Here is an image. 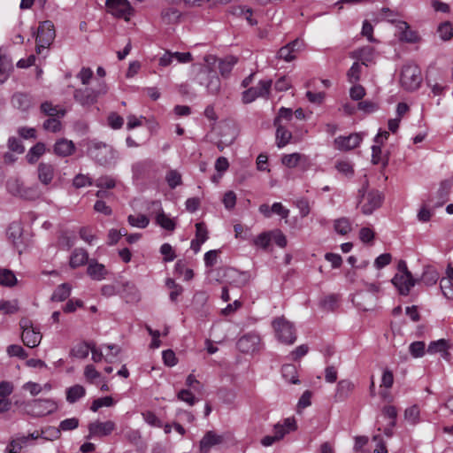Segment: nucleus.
I'll return each instance as SVG.
<instances>
[{
	"mask_svg": "<svg viewBox=\"0 0 453 453\" xmlns=\"http://www.w3.org/2000/svg\"><path fill=\"white\" fill-rule=\"evenodd\" d=\"M293 119V111L290 108L281 107L274 119L273 125L276 127V144L279 148L289 143L292 134L287 129V124Z\"/></svg>",
	"mask_w": 453,
	"mask_h": 453,
	"instance_id": "nucleus-1",
	"label": "nucleus"
},
{
	"mask_svg": "<svg viewBox=\"0 0 453 453\" xmlns=\"http://www.w3.org/2000/svg\"><path fill=\"white\" fill-rule=\"evenodd\" d=\"M108 92L107 84L102 81L95 88H80L73 91L74 100L82 106H90L96 104L98 98Z\"/></svg>",
	"mask_w": 453,
	"mask_h": 453,
	"instance_id": "nucleus-2",
	"label": "nucleus"
},
{
	"mask_svg": "<svg viewBox=\"0 0 453 453\" xmlns=\"http://www.w3.org/2000/svg\"><path fill=\"white\" fill-rule=\"evenodd\" d=\"M400 295H409L411 289L416 285L418 280L414 279L404 260L397 264V272L391 280Z\"/></svg>",
	"mask_w": 453,
	"mask_h": 453,
	"instance_id": "nucleus-3",
	"label": "nucleus"
},
{
	"mask_svg": "<svg viewBox=\"0 0 453 453\" xmlns=\"http://www.w3.org/2000/svg\"><path fill=\"white\" fill-rule=\"evenodd\" d=\"M422 82L421 71L419 67L413 63L405 64L401 71V86L408 91L418 89Z\"/></svg>",
	"mask_w": 453,
	"mask_h": 453,
	"instance_id": "nucleus-4",
	"label": "nucleus"
},
{
	"mask_svg": "<svg viewBox=\"0 0 453 453\" xmlns=\"http://www.w3.org/2000/svg\"><path fill=\"white\" fill-rule=\"evenodd\" d=\"M359 203L361 211L365 215H370L379 208L383 200V195L378 190H367V182L359 189Z\"/></svg>",
	"mask_w": 453,
	"mask_h": 453,
	"instance_id": "nucleus-5",
	"label": "nucleus"
},
{
	"mask_svg": "<svg viewBox=\"0 0 453 453\" xmlns=\"http://www.w3.org/2000/svg\"><path fill=\"white\" fill-rule=\"evenodd\" d=\"M277 339L285 344H293L296 341V333L293 324L284 317L276 318L273 323Z\"/></svg>",
	"mask_w": 453,
	"mask_h": 453,
	"instance_id": "nucleus-6",
	"label": "nucleus"
},
{
	"mask_svg": "<svg viewBox=\"0 0 453 453\" xmlns=\"http://www.w3.org/2000/svg\"><path fill=\"white\" fill-rule=\"evenodd\" d=\"M6 187L10 194L25 200H35L41 194L37 186L26 187L18 179H10Z\"/></svg>",
	"mask_w": 453,
	"mask_h": 453,
	"instance_id": "nucleus-7",
	"label": "nucleus"
},
{
	"mask_svg": "<svg viewBox=\"0 0 453 453\" xmlns=\"http://www.w3.org/2000/svg\"><path fill=\"white\" fill-rule=\"evenodd\" d=\"M26 406L27 412L35 417L46 416L58 410V404L53 399H35Z\"/></svg>",
	"mask_w": 453,
	"mask_h": 453,
	"instance_id": "nucleus-8",
	"label": "nucleus"
},
{
	"mask_svg": "<svg viewBox=\"0 0 453 453\" xmlns=\"http://www.w3.org/2000/svg\"><path fill=\"white\" fill-rule=\"evenodd\" d=\"M56 36L54 25L46 20L41 23L36 36V52L41 54L42 50L47 49L52 43Z\"/></svg>",
	"mask_w": 453,
	"mask_h": 453,
	"instance_id": "nucleus-9",
	"label": "nucleus"
},
{
	"mask_svg": "<svg viewBox=\"0 0 453 453\" xmlns=\"http://www.w3.org/2000/svg\"><path fill=\"white\" fill-rule=\"evenodd\" d=\"M90 157L96 159L102 165H108L114 162L116 152L104 143H94L88 148Z\"/></svg>",
	"mask_w": 453,
	"mask_h": 453,
	"instance_id": "nucleus-10",
	"label": "nucleus"
},
{
	"mask_svg": "<svg viewBox=\"0 0 453 453\" xmlns=\"http://www.w3.org/2000/svg\"><path fill=\"white\" fill-rule=\"evenodd\" d=\"M116 429V423L112 420L101 421L96 419L88 426V439L103 438L109 436Z\"/></svg>",
	"mask_w": 453,
	"mask_h": 453,
	"instance_id": "nucleus-11",
	"label": "nucleus"
},
{
	"mask_svg": "<svg viewBox=\"0 0 453 453\" xmlns=\"http://www.w3.org/2000/svg\"><path fill=\"white\" fill-rule=\"evenodd\" d=\"M272 87L271 80H263L256 87H251L242 92V100L244 104H250L258 97H265L269 95Z\"/></svg>",
	"mask_w": 453,
	"mask_h": 453,
	"instance_id": "nucleus-12",
	"label": "nucleus"
},
{
	"mask_svg": "<svg viewBox=\"0 0 453 453\" xmlns=\"http://www.w3.org/2000/svg\"><path fill=\"white\" fill-rule=\"evenodd\" d=\"M229 438L228 433L219 434L214 431H208L200 441L199 450L201 453H209L212 447L223 444Z\"/></svg>",
	"mask_w": 453,
	"mask_h": 453,
	"instance_id": "nucleus-13",
	"label": "nucleus"
},
{
	"mask_svg": "<svg viewBox=\"0 0 453 453\" xmlns=\"http://www.w3.org/2000/svg\"><path fill=\"white\" fill-rule=\"evenodd\" d=\"M260 337L255 333H250L241 337L237 342L238 349L243 353H253L259 349Z\"/></svg>",
	"mask_w": 453,
	"mask_h": 453,
	"instance_id": "nucleus-14",
	"label": "nucleus"
},
{
	"mask_svg": "<svg viewBox=\"0 0 453 453\" xmlns=\"http://www.w3.org/2000/svg\"><path fill=\"white\" fill-rule=\"evenodd\" d=\"M106 5L112 15L128 19L131 7L127 0H107Z\"/></svg>",
	"mask_w": 453,
	"mask_h": 453,
	"instance_id": "nucleus-15",
	"label": "nucleus"
},
{
	"mask_svg": "<svg viewBox=\"0 0 453 453\" xmlns=\"http://www.w3.org/2000/svg\"><path fill=\"white\" fill-rule=\"evenodd\" d=\"M349 57L356 59L358 63L361 62L362 65L368 66L374 63L375 51L372 47L365 46L351 51Z\"/></svg>",
	"mask_w": 453,
	"mask_h": 453,
	"instance_id": "nucleus-16",
	"label": "nucleus"
},
{
	"mask_svg": "<svg viewBox=\"0 0 453 453\" xmlns=\"http://www.w3.org/2000/svg\"><path fill=\"white\" fill-rule=\"evenodd\" d=\"M362 141L360 134L355 133L349 136H339L334 140L335 147L341 150H349L357 148Z\"/></svg>",
	"mask_w": 453,
	"mask_h": 453,
	"instance_id": "nucleus-17",
	"label": "nucleus"
},
{
	"mask_svg": "<svg viewBox=\"0 0 453 453\" xmlns=\"http://www.w3.org/2000/svg\"><path fill=\"white\" fill-rule=\"evenodd\" d=\"M451 346V343L448 340L440 339L429 343L427 352L431 355L439 353L443 359L449 361L450 359V353L449 349Z\"/></svg>",
	"mask_w": 453,
	"mask_h": 453,
	"instance_id": "nucleus-18",
	"label": "nucleus"
},
{
	"mask_svg": "<svg viewBox=\"0 0 453 453\" xmlns=\"http://www.w3.org/2000/svg\"><path fill=\"white\" fill-rule=\"evenodd\" d=\"M202 74L204 76L205 81L203 78H200V82L205 84L210 94H218L220 90V80L217 74L209 69L203 70Z\"/></svg>",
	"mask_w": 453,
	"mask_h": 453,
	"instance_id": "nucleus-19",
	"label": "nucleus"
},
{
	"mask_svg": "<svg viewBox=\"0 0 453 453\" xmlns=\"http://www.w3.org/2000/svg\"><path fill=\"white\" fill-rule=\"evenodd\" d=\"M297 429L296 419L294 417L283 419L282 423H277L273 426V433L276 434V439L280 441L290 432Z\"/></svg>",
	"mask_w": 453,
	"mask_h": 453,
	"instance_id": "nucleus-20",
	"label": "nucleus"
},
{
	"mask_svg": "<svg viewBox=\"0 0 453 453\" xmlns=\"http://www.w3.org/2000/svg\"><path fill=\"white\" fill-rule=\"evenodd\" d=\"M352 302L356 304L357 307L363 311H370L372 310L375 303L376 297L367 292L361 291L357 293L353 298Z\"/></svg>",
	"mask_w": 453,
	"mask_h": 453,
	"instance_id": "nucleus-21",
	"label": "nucleus"
},
{
	"mask_svg": "<svg viewBox=\"0 0 453 453\" xmlns=\"http://www.w3.org/2000/svg\"><path fill=\"white\" fill-rule=\"evenodd\" d=\"M303 42L299 40H295L288 45L280 49L278 56L280 58L287 62H290L296 58V53L302 48Z\"/></svg>",
	"mask_w": 453,
	"mask_h": 453,
	"instance_id": "nucleus-22",
	"label": "nucleus"
},
{
	"mask_svg": "<svg viewBox=\"0 0 453 453\" xmlns=\"http://www.w3.org/2000/svg\"><path fill=\"white\" fill-rule=\"evenodd\" d=\"M74 144L67 139H60L54 145V153L59 157H67L73 153Z\"/></svg>",
	"mask_w": 453,
	"mask_h": 453,
	"instance_id": "nucleus-23",
	"label": "nucleus"
},
{
	"mask_svg": "<svg viewBox=\"0 0 453 453\" xmlns=\"http://www.w3.org/2000/svg\"><path fill=\"white\" fill-rule=\"evenodd\" d=\"M88 274L95 280H102L107 274V270L104 265L97 263L96 261L91 260L88 263Z\"/></svg>",
	"mask_w": 453,
	"mask_h": 453,
	"instance_id": "nucleus-24",
	"label": "nucleus"
},
{
	"mask_svg": "<svg viewBox=\"0 0 453 453\" xmlns=\"http://www.w3.org/2000/svg\"><path fill=\"white\" fill-rule=\"evenodd\" d=\"M355 385L349 380H342L338 382L335 397L337 400L346 399L354 390Z\"/></svg>",
	"mask_w": 453,
	"mask_h": 453,
	"instance_id": "nucleus-25",
	"label": "nucleus"
},
{
	"mask_svg": "<svg viewBox=\"0 0 453 453\" xmlns=\"http://www.w3.org/2000/svg\"><path fill=\"white\" fill-rule=\"evenodd\" d=\"M54 178V168L51 165L40 163L38 165V179L43 185H49Z\"/></svg>",
	"mask_w": 453,
	"mask_h": 453,
	"instance_id": "nucleus-26",
	"label": "nucleus"
},
{
	"mask_svg": "<svg viewBox=\"0 0 453 453\" xmlns=\"http://www.w3.org/2000/svg\"><path fill=\"white\" fill-rule=\"evenodd\" d=\"M397 27L400 30L399 39L406 42H416L418 41V35L416 32L410 29L409 25L404 21H399Z\"/></svg>",
	"mask_w": 453,
	"mask_h": 453,
	"instance_id": "nucleus-27",
	"label": "nucleus"
},
{
	"mask_svg": "<svg viewBox=\"0 0 453 453\" xmlns=\"http://www.w3.org/2000/svg\"><path fill=\"white\" fill-rule=\"evenodd\" d=\"M21 337L24 344L29 348L38 346L42 341L41 333L35 329L25 330V332H22Z\"/></svg>",
	"mask_w": 453,
	"mask_h": 453,
	"instance_id": "nucleus-28",
	"label": "nucleus"
},
{
	"mask_svg": "<svg viewBox=\"0 0 453 453\" xmlns=\"http://www.w3.org/2000/svg\"><path fill=\"white\" fill-rule=\"evenodd\" d=\"M88 255L83 249H76L73 251L70 257V266L72 268H77L83 265L88 262Z\"/></svg>",
	"mask_w": 453,
	"mask_h": 453,
	"instance_id": "nucleus-29",
	"label": "nucleus"
},
{
	"mask_svg": "<svg viewBox=\"0 0 453 453\" xmlns=\"http://www.w3.org/2000/svg\"><path fill=\"white\" fill-rule=\"evenodd\" d=\"M66 401L70 403H74L79 399L86 395V389L83 386L76 384L66 388Z\"/></svg>",
	"mask_w": 453,
	"mask_h": 453,
	"instance_id": "nucleus-30",
	"label": "nucleus"
},
{
	"mask_svg": "<svg viewBox=\"0 0 453 453\" xmlns=\"http://www.w3.org/2000/svg\"><path fill=\"white\" fill-rule=\"evenodd\" d=\"M22 235V228L19 223L13 222L12 223L7 230L8 239L12 242V244L19 248L20 244V239Z\"/></svg>",
	"mask_w": 453,
	"mask_h": 453,
	"instance_id": "nucleus-31",
	"label": "nucleus"
},
{
	"mask_svg": "<svg viewBox=\"0 0 453 453\" xmlns=\"http://www.w3.org/2000/svg\"><path fill=\"white\" fill-rule=\"evenodd\" d=\"M12 104L22 111H27L32 105L31 98L28 95L17 93L12 96Z\"/></svg>",
	"mask_w": 453,
	"mask_h": 453,
	"instance_id": "nucleus-32",
	"label": "nucleus"
},
{
	"mask_svg": "<svg viewBox=\"0 0 453 453\" xmlns=\"http://www.w3.org/2000/svg\"><path fill=\"white\" fill-rule=\"evenodd\" d=\"M45 152V145L42 142H37L33 146L27 154L28 163L35 164L40 157Z\"/></svg>",
	"mask_w": 453,
	"mask_h": 453,
	"instance_id": "nucleus-33",
	"label": "nucleus"
},
{
	"mask_svg": "<svg viewBox=\"0 0 453 453\" xmlns=\"http://www.w3.org/2000/svg\"><path fill=\"white\" fill-rule=\"evenodd\" d=\"M156 222L162 228L173 231L175 228V222L173 219L168 217L163 211H159L156 216Z\"/></svg>",
	"mask_w": 453,
	"mask_h": 453,
	"instance_id": "nucleus-34",
	"label": "nucleus"
},
{
	"mask_svg": "<svg viewBox=\"0 0 453 453\" xmlns=\"http://www.w3.org/2000/svg\"><path fill=\"white\" fill-rule=\"evenodd\" d=\"M439 279V273L433 267L427 266L425 268L421 280L427 286L434 285Z\"/></svg>",
	"mask_w": 453,
	"mask_h": 453,
	"instance_id": "nucleus-35",
	"label": "nucleus"
},
{
	"mask_svg": "<svg viewBox=\"0 0 453 453\" xmlns=\"http://www.w3.org/2000/svg\"><path fill=\"white\" fill-rule=\"evenodd\" d=\"M283 378L292 384L299 383L297 379L296 367L294 365L288 364L284 365L281 369Z\"/></svg>",
	"mask_w": 453,
	"mask_h": 453,
	"instance_id": "nucleus-36",
	"label": "nucleus"
},
{
	"mask_svg": "<svg viewBox=\"0 0 453 453\" xmlns=\"http://www.w3.org/2000/svg\"><path fill=\"white\" fill-rule=\"evenodd\" d=\"M236 62L237 59L233 56H229L224 59H221L219 64L220 74L223 77H226L231 73L232 68L236 64Z\"/></svg>",
	"mask_w": 453,
	"mask_h": 453,
	"instance_id": "nucleus-37",
	"label": "nucleus"
},
{
	"mask_svg": "<svg viewBox=\"0 0 453 453\" xmlns=\"http://www.w3.org/2000/svg\"><path fill=\"white\" fill-rule=\"evenodd\" d=\"M70 293L71 286L67 283H63L56 288L51 296V300L56 302H62L70 296Z\"/></svg>",
	"mask_w": 453,
	"mask_h": 453,
	"instance_id": "nucleus-38",
	"label": "nucleus"
},
{
	"mask_svg": "<svg viewBox=\"0 0 453 453\" xmlns=\"http://www.w3.org/2000/svg\"><path fill=\"white\" fill-rule=\"evenodd\" d=\"M304 158L303 155L296 152L284 155L281 158V163L288 168H294Z\"/></svg>",
	"mask_w": 453,
	"mask_h": 453,
	"instance_id": "nucleus-39",
	"label": "nucleus"
},
{
	"mask_svg": "<svg viewBox=\"0 0 453 453\" xmlns=\"http://www.w3.org/2000/svg\"><path fill=\"white\" fill-rule=\"evenodd\" d=\"M115 403H116V402L110 395H107L104 397H100V398L95 399L92 402L90 410L94 412H96L102 407H112L115 405Z\"/></svg>",
	"mask_w": 453,
	"mask_h": 453,
	"instance_id": "nucleus-40",
	"label": "nucleus"
},
{
	"mask_svg": "<svg viewBox=\"0 0 453 453\" xmlns=\"http://www.w3.org/2000/svg\"><path fill=\"white\" fill-rule=\"evenodd\" d=\"M372 162L374 165L382 164L383 167L388 165V157L382 156L380 144L375 143L372 147Z\"/></svg>",
	"mask_w": 453,
	"mask_h": 453,
	"instance_id": "nucleus-41",
	"label": "nucleus"
},
{
	"mask_svg": "<svg viewBox=\"0 0 453 453\" xmlns=\"http://www.w3.org/2000/svg\"><path fill=\"white\" fill-rule=\"evenodd\" d=\"M334 230L342 235L349 234L352 229L351 223L347 218H340L334 220Z\"/></svg>",
	"mask_w": 453,
	"mask_h": 453,
	"instance_id": "nucleus-42",
	"label": "nucleus"
},
{
	"mask_svg": "<svg viewBox=\"0 0 453 453\" xmlns=\"http://www.w3.org/2000/svg\"><path fill=\"white\" fill-rule=\"evenodd\" d=\"M161 18L165 24L175 23L180 18V12L173 7L166 8L162 11Z\"/></svg>",
	"mask_w": 453,
	"mask_h": 453,
	"instance_id": "nucleus-43",
	"label": "nucleus"
},
{
	"mask_svg": "<svg viewBox=\"0 0 453 453\" xmlns=\"http://www.w3.org/2000/svg\"><path fill=\"white\" fill-rule=\"evenodd\" d=\"M127 221L132 226L138 228H145L150 223L148 217L143 214L129 215Z\"/></svg>",
	"mask_w": 453,
	"mask_h": 453,
	"instance_id": "nucleus-44",
	"label": "nucleus"
},
{
	"mask_svg": "<svg viewBox=\"0 0 453 453\" xmlns=\"http://www.w3.org/2000/svg\"><path fill=\"white\" fill-rule=\"evenodd\" d=\"M419 416L420 411L418 406L416 404L407 408L404 411V418L412 425L419 422Z\"/></svg>",
	"mask_w": 453,
	"mask_h": 453,
	"instance_id": "nucleus-45",
	"label": "nucleus"
},
{
	"mask_svg": "<svg viewBox=\"0 0 453 453\" xmlns=\"http://www.w3.org/2000/svg\"><path fill=\"white\" fill-rule=\"evenodd\" d=\"M17 281L14 273L8 269H0V285L12 287Z\"/></svg>",
	"mask_w": 453,
	"mask_h": 453,
	"instance_id": "nucleus-46",
	"label": "nucleus"
},
{
	"mask_svg": "<svg viewBox=\"0 0 453 453\" xmlns=\"http://www.w3.org/2000/svg\"><path fill=\"white\" fill-rule=\"evenodd\" d=\"M409 351L412 357H422L426 353V344L424 342L417 341L411 343Z\"/></svg>",
	"mask_w": 453,
	"mask_h": 453,
	"instance_id": "nucleus-47",
	"label": "nucleus"
},
{
	"mask_svg": "<svg viewBox=\"0 0 453 453\" xmlns=\"http://www.w3.org/2000/svg\"><path fill=\"white\" fill-rule=\"evenodd\" d=\"M362 73L361 64L357 61L354 62L349 70L347 73L348 81L350 83H356L360 80Z\"/></svg>",
	"mask_w": 453,
	"mask_h": 453,
	"instance_id": "nucleus-48",
	"label": "nucleus"
},
{
	"mask_svg": "<svg viewBox=\"0 0 453 453\" xmlns=\"http://www.w3.org/2000/svg\"><path fill=\"white\" fill-rule=\"evenodd\" d=\"M452 187V180H445L441 182L440 188L437 191L440 199L441 200L439 205H441L447 199L448 195Z\"/></svg>",
	"mask_w": 453,
	"mask_h": 453,
	"instance_id": "nucleus-49",
	"label": "nucleus"
},
{
	"mask_svg": "<svg viewBox=\"0 0 453 453\" xmlns=\"http://www.w3.org/2000/svg\"><path fill=\"white\" fill-rule=\"evenodd\" d=\"M96 186L99 188L111 189L116 186V180L111 176H101L96 180Z\"/></svg>",
	"mask_w": 453,
	"mask_h": 453,
	"instance_id": "nucleus-50",
	"label": "nucleus"
},
{
	"mask_svg": "<svg viewBox=\"0 0 453 453\" xmlns=\"http://www.w3.org/2000/svg\"><path fill=\"white\" fill-rule=\"evenodd\" d=\"M28 437H19L15 440H12L9 446L7 447V451H11L12 453H19L22 448L27 443Z\"/></svg>",
	"mask_w": 453,
	"mask_h": 453,
	"instance_id": "nucleus-51",
	"label": "nucleus"
},
{
	"mask_svg": "<svg viewBox=\"0 0 453 453\" xmlns=\"http://www.w3.org/2000/svg\"><path fill=\"white\" fill-rule=\"evenodd\" d=\"M91 344L90 343H81L77 345L73 350L72 354L77 358H86L88 356L90 351Z\"/></svg>",
	"mask_w": 453,
	"mask_h": 453,
	"instance_id": "nucleus-52",
	"label": "nucleus"
},
{
	"mask_svg": "<svg viewBox=\"0 0 453 453\" xmlns=\"http://www.w3.org/2000/svg\"><path fill=\"white\" fill-rule=\"evenodd\" d=\"M165 180L171 188H174L181 184V175L175 170L169 171L166 173Z\"/></svg>",
	"mask_w": 453,
	"mask_h": 453,
	"instance_id": "nucleus-53",
	"label": "nucleus"
},
{
	"mask_svg": "<svg viewBox=\"0 0 453 453\" xmlns=\"http://www.w3.org/2000/svg\"><path fill=\"white\" fill-rule=\"evenodd\" d=\"M102 348L107 350L105 360L109 363H112L114 358L120 353V348L115 344H105Z\"/></svg>",
	"mask_w": 453,
	"mask_h": 453,
	"instance_id": "nucleus-54",
	"label": "nucleus"
},
{
	"mask_svg": "<svg viewBox=\"0 0 453 453\" xmlns=\"http://www.w3.org/2000/svg\"><path fill=\"white\" fill-rule=\"evenodd\" d=\"M93 71L89 67H82L80 72L77 73L76 77L82 85H88L91 79L93 78Z\"/></svg>",
	"mask_w": 453,
	"mask_h": 453,
	"instance_id": "nucleus-55",
	"label": "nucleus"
},
{
	"mask_svg": "<svg viewBox=\"0 0 453 453\" xmlns=\"http://www.w3.org/2000/svg\"><path fill=\"white\" fill-rule=\"evenodd\" d=\"M438 33L442 40H449L453 35L452 25L449 22L441 24L438 27Z\"/></svg>",
	"mask_w": 453,
	"mask_h": 453,
	"instance_id": "nucleus-56",
	"label": "nucleus"
},
{
	"mask_svg": "<svg viewBox=\"0 0 453 453\" xmlns=\"http://www.w3.org/2000/svg\"><path fill=\"white\" fill-rule=\"evenodd\" d=\"M271 240V233H262L254 239L253 243L258 248L266 249L269 246Z\"/></svg>",
	"mask_w": 453,
	"mask_h": 453,
	"instance_id": "nucleus-57",
	"label": "nucleus"
},
{
	"mask_svg": "<svg viewBox=\"0 0 453 453\" xmlns=\"http://www.w3.org/2000/svg\"><path fill=\"white\" fill-rule=\"evenodd\" d=\"M234 13L238 16H242L250 25L257 24V20L252 19V10L250 8L239 6L234 9Z\"/></svg>",
	"mask_w": 453,
	"mask_h": 453,
	"instance_id": "nucleus-58",
	"label": "nucleus"
},
{
	"mask_svg": "<svg viewBox=\"0 0 453 453\" xmlns=\"http://www.w3.org/2000/svg\"><path fill=\"white\" fill-rule=\"evenodd\" d=\"M6 351L10 357H18L22 359L26 358L27 357V354L25 351V349L19 345H16V344L10 345L7 347Z\"/></svg>",
	"mask_w": 453,
	"mask_h": 453,
	"instance_id": "nucleus-59",
	"label": "nucleus"
},
{
	"mask_svg": "<svg viewBox=\"0 0 453 453\" xmlns=\"http://www.w3.org/2000/svg\"><path fill=\"white\" fill-rule=\"evenodd\" d=\"M84 377L88 382L94 383V380L100 377V372L96 371L94 365H88L84 368Z\"/></svg>",
	"mask_w": 453,
	"mask_h": 453,
	"instance_id": "nucleus-60",
	"label": "nucleus"
},
{
	"mask_svg": "<svg viewBox=\"0 0 453 453\" xmlns=\"http://www.w3.org/2000/svg\"><path fill=\"white\" fill-rule=\"evenodd\" d=\"M41 109L42 111L49 115V116H57V115H61V116H64L65 113V110H58L56 107H54L49 102H45L43 104H42L41 105Z\"/></svg>",
	"mask_w": 453,
	"mask_h": 453,
	"instance_id": "nucleus-61",
	"label": "nucleus"
},
{
	"mask_svg": "<svg viewBox=\"0 0 453 453\" xmlns=\"http://www.w3.org/2000/svg\"><path fill=\"white\" fill-rule=\"evenodd\" d=\"M142 415L145 422L148 423L150 426L156 427L163 426L162 421L153 412L146 411L143 412Z\"/></svg>",
	"mask_w": 453,
	"mask_h": 453,
	"instance_id": "nucleus-62",
	"label": "nucleus"
},
{
	"mask_svg": "<svg viewBox=\"0 0 453 453\" xmlns=\"http://www.w3.org/2000/svg\"><path fill=\"white\" fill-rule=\"evenodd\" d=\"M8 149L18 154H22L25 151V148L21 142L16 137H10L7 142Z\"/></svg>",
	"mask_w": 453,
	"mask_h": 453,
	"instance_id": "nucleus-63",
	"label": "nucleus"
},
{
	"mask_svg": "<svg viewBox=\"0 0 453 453\" xmlns=\"http://www.w3.org/2000/svg\"><path fill=\"white\" fill-rule=\"evenodd\" d=\"M441 289L444 296L448 299H453V284L449 280L442 279L441 280Z\"/></svg>",
	"mask_w": 453,
	"mask_h": 453,
	"instance_id": "nucleus-64",
	"label": "nucleus"
}]
</instances>
